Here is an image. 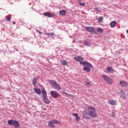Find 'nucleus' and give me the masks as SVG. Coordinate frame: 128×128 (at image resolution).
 <instances>
[{"label":"nucleus","mask_w":128,"mask_h":128,"mask_svg":"<svg viewBox=\"0 0 128 128\" xmlns=\"http://www.w3.org/2000/svg\"><path fill=\"white\" fill-rule=\"evenodd\" d=\"M60 62L62 66H66L68 64V61L66 60H62Z\"/></svg>","instance_id":"nucleus-19"},{"label":"nucleus","mask_w":128,"mask_h":128,"mask_svg":"<svg viewBox=\"0 0 128 128\" xmlns=\"http://www.w3.org/2000/svg\"><path fill=\"white\" fill-rule=\"evenodd\" d=\"M49 82L52 85V86H54V88H56V90H62V87L60 86V84H58V82H56L54 80H50L49 81Z\"/></svg>","instance_id":"nucleus-4"},{"label":"nucleus","mask_w":128,"mask_h":128,"mask_svg":"<svg viewBox=\"0 0 128 128\" xmlns=\"http://www.w3.org/2000/svg\"><path fill=\"white\" fill-rule=\"evenodd\" d=\"M34 90L35 92H36V94H42V91L40 89H38L36 88H34Z\"/></svg>","instance_id":"nucleus-17"},{"label":"nucleus","mask_w":128,"mask_h":128,"mask_svg":"<svg viewBox=\"0 0 128 128\" xmlns=\"http://www.w3.org/2000/svg\"><path fill=\"white\" fill-rule=\"evenodd\" d=\"M82 0H78V2L79 3V2H82Z\"/></svg>","instance_id":"nucleus-31"},{"label":"nucleus","mask_w":128,"mask_h":128,"mask_svg":"<svg viewBox=\"0 0 128 128\" xmlns=\"http://www.w3.org/2000/svg\"><path fill=\"white\" fill-rule=\"evenodd\" d=\"M13 24H16V22H13Z\"/></svg>","instance_id":"nucleus-33"},{"label":"nucleus","mask_w":128,"mask_h":128,"mask_svg":"<svg viewBox=\"0 0 128 128\" xmlns=\"http://www.w3.org/2000/svg\"><path fill=\"white\" fill-rule=\"evenodd\" d=\"M120 84L122 86H128V82H126L124 80L120 81Z\"/></svg>","instance_id":"nucleus-14"},{"label":"nucleus","mask_w":128,"mask_h":128,"mask_svg":"<svg viewBox=\"0 0 128 128\" xmlns=\"http://www.w3.org/2000/svg\"><path fill=\"white\" fill-rule=\"evenodd\" d=\"M10 20H11L10 17L6 16V20H7V22H10Z\"/></svg>","instance_id":"nucleus-26"},{"label":"nucleus","mask_w":128,"mask_h":128,"mask_svg":"<svg viewBox=\"0 0 128 128\" xmlns=\"http://www.w3.org/2000/svg\"><path fill=\"white\" fill-rule=\"evenodd\" d=\"M116 22L112 21L110 23V28H116Z\"/></svg>","instance_id":"nucleus-16"},{"label":"nucleus","mask_w":128,"mask_h":128,"mask_svg":"<svg viewBox=\"0 0 128 128\" xmlns=\"http://www.w3.org/2000/svg\"><path fill=\"white\" fill-rule=\"evenodd\" d=\"M79 4H80L82 6H84L86 5V4H84V2H79Z\"/></svg>","instance_id":"nucleus-24"},{"label":"nucleus","mask_w":128,"mask_h":128,"mask_svg":"<svg viewBox=\"0 0 128 128\" xmlns=\"http://www.w3.org/2000/svg\"><path fill=\"white\" fill-rule=\"evenodd\" d=\"M74 60L76 62H80V64H82V66L83 64H86V62L84 61V58L82 57L81 56H76L74 58Z\"/></svg>","instance_id":"nucleus-6"},{"label":"nucleus","mask_w":128,"mask_h":128,"mask_svg":"<svg viewBox=\"0 0 128 128\" xmlns=\"http://www.w3.org/2000/svg\"><path fill=\"white\" fill-rule=\"evenodd\" d=\"M38 34H42V32H40V31H38Z\"/></svg>","instance_id":"nucleus-32"},{"label":"nucleus","mask_w":128,"mask_h":128,"mask_svg":"<svg viewBox=\"0 0 128 128\" xmlns=\"http://www.w3.org/2000/svg\"><path fill=\"white\" fill-rule=\"evenodd\" d=\"M94 10L97 12H101L100 10H98V8H94Z\"/></svg>","instance_id":"nucleus-25"},{"label":"nucleus","mask_w":128,"mask_h":128,"mask_svg":"<svg viewBox=\"0 0 128 128\" xmlns=\"http://www.w3.org/2000/svg\"><path fill=\"white\" fill-rule=\"evenodd\" d=\"M85 28L88 32H96V29L92 27L86 26Z\"/></svg>","instance_id":"nucleus-10"},{"label":"nucleus","mask_w":128,"mask_h":128,"mask_svg":"<svg viewBox=\"0 0 128 128\" xmlns=\"http://www.w3.org/2000/svg\"><path fill=\"white\" fill-rule=\"evenodd\" d=\"M108 104L111 106H116L117 102L116 100H114V99L108 100Z\"/></svg>","instance_id":"nucleus-11"},{"label":"nucleus","mask_w":128,"mask_h":128,"mask_svg":"<svg viewBox=\"0 0 128 128\" xmlns=\"http://www.w3.org/2000/svg\"><path fill=\"white\" fill-rule=\"evenodd\" d=\"M106 70L108 72H110V74H112L114 72V68H112V67L110 66L107 67Z\"/></svg>","instance_id":"nucleus-12"},{"label":"nucleus","mask_w":128,"mask_h":128,"mask_svg":"<svg viewBox=\"0 0 128 128\" xmlns=\"http://www.w3.org/2000/svg\"><path fill=\"white\" fill-rule=\"evenodd\" d=\"M102 78L106 82L109 84H112V79L110 78L108 76L106 75H102Z\"/></svg>","instance_id":"nucleus-8"},{"label":"nucleus","mask_w":128,"mask_h":128,"mask_svg":"<svg viewBox=\"0 0 128 128\" xmlns=\"http://www.w3.org/2000/svg\"><path fill=\"white\" fill-rule=\"evenodd\" d=\"M102 20H103L102 17H99L98 18V22H102Z\"/></svg>","instance_id":"nucleus-22"},{"label":"nucleus","mask_w":128,"mask_h":128,"mask_svg":"<svg viewBox=\"0 0 128 128\" xmlns=\"http://www.w3.org/2000/svg\"><path fill=\"white\" fill-rule=\"evenodd\" d=\"M65 94H66L67 96H72V95L68 94H66V93H65Z\"/></svg>","instance_id":"nucleus-30"},{"label":"nucleus","mask_w":128,"mask_h":128,"mask_svg":"<svg viewBox=\"0 0 128 128\" xmlns=\"http://www.w3.org/2000/svg\"><path fill=\"white\" fill-rule=\"evenodd\" d=\"M38 78H34L32 80V84L34 86H36V82H38Z\"/></svg>","instance_id":"nucleus-20"},{"label":"nucleus","mask_w":128,"mask_h":128,"mask_svg":"<svg viewBox=\"0 0 128 128\" xmlns=\"http://www.w3.org/2000/svg\"><path fill=\"white\" fill-rule=\"evenodd\" d=\"M8 126H14V128H18L20 127V122L16 120H8Z\"/></svg>","instance_id":"nucleus-3"},{"label":"nucleus","mask_w":128,"mask_h":128,"mask_svg":"<svg viewBox=\"0 0 128 128\" xmlns=\"http://www.w3.org/2000/svg\"><path fill=\"white\" fill-rule=\"evenodd\" d=\"M44 16H48V18H52L54 16L52 15V14L48 12H46L44 14H43Z\"/></svg>","instance_id":"nucleus-13"},{"label":"nucleus","mask_w":128,"mask_h":128,"mask_svg":"<svg viewBox=\"0 0 128 128\" xmlns=\"http://www.w3.org/2000/svg\"><path fill=\"white\" fill-rule=\"evenodd\" d=\"M111 116H112L113 118H114V116H116V114H114V112H112L111 114Z\"/></svg>","instance_id":"nucleus-28"},{"label":"nucleus","mask_w":128,"mask_h":128,"mask_svg":"<svg viewBox=\"0 0 128 128\" xmlns=\"http://www.w3.org/2000/svg\"><path fill=\"white\" fill-rule=\"evenodd\" d=\"M50 94L54 98H58V93L56 91L52 90L50 92Z\"/></svg>","instance_id":"nucleus-9"},{"label":"nucleus","mask_w":128,"mask_h":128,"mask_svg":"<svg viewBox=\"0 0 128 128\" xmlns=\"http://www.w3.org/2000/svg\"><path fill=\"white\" fill-rule=\"evenodd\" d=\"M66 14V10H60V16H65Z\"/></svg>","instance_id":"nucleus-18"},{"label":"nucleus","mask_w":128,"mask_h":128,"mask_svg":"<svg viewBox=\"0 0 128 128\" xmlns=\"http://www.w3.org/2000/svg\"><path fill=\"white\" fill-rule=\"evenodd\" d=\"M96 32H100V34H102V29L100 28H98L96 30Z\"/></svg>","instance_id":"nucleus-21"},{"label":"nucleus","mask_w":128,"mask_h":128,"mask_svg":"<svg viewBox=\"0 0 128 128\" xmlns=\"http://www.w3.org/2000/svg\"><path fill=\"white\" fill-rule=\"evenodd\" d=\"M60 124V122L58 120H50L48 122V126H50V128H55L54 124Z\"/></svg>","instance_id":"nucleus-5"},{"label":"nucleus","mask_w":128,"mask_h":128,"mask_svg":"<svg viewBox=\"0 0 128 128\" xmlns=\"http://www.w3.org/2000/svg\"><path fill=\"white\" fill-rule=\"evenodd\" d=\"M88 110L84 111L82 117L86 120H90L92 118H96L98 114L96 108L90 106L88 108Z\"/></svg>","instance_id":"nucleus-1"},{"label":"nucleus","mask_w":128,"mask_h":128,"mask_svg":"<svg viewBox=\"0 0 128 128\" xmlns=\"http://www.w3.org/2000/svg\"><path fill=\"white\" fill-rule=\"evenodd\" d=\"M82 66H85L83 68L84 70H86L88 72H90L92 64L86 62L85 64H83Z\"/></svg>","instance_id":"nucleus-7"},{"label":"nucleus","mask_w":128,"mask_h":128,"mask_svg":"<svg viewBox=\"0 0 128 128\" xmlns=\"http://www.w3.org/2000/svg\"><path fill=\"white\" fill-rule=\"evenodd\" d=\"M54 32H51V33H48V36H54Z\"/></svg>","instance_id":"nucleus-27"},{"label":"nucleus","mask_w":128,"mask_h":128,"mask_svg":"<svg viewBox=\"0 0 128 128\" xmlns=\"http://www.w3.org/2000/svg\"><path fill=\"white\" fill-rule=\"evenodd\" d=\"M86 84L87 86H90V82H86Z\"/></svg>","instance_id":"nucleus-29"},{"label":"nucleus","mask_w":128,"mask_h":128,"mask_svg":"<svg viewBox=\"0 0 128 128\" xmlns=\"http://www.w3.org/2000/svg\"><path fill=\"white\" fill-rule=\"evenodd\" d=\"M84 46H90V43H88L86 41L84 42Z\"/></svg>","instance_id":"nucleus-23"},{"label":"nucleus","mask_w":128,"mask_h":128,"mask_svg":"<svg viewBox=\"0 0 128 128\" xmlns=\"http://www.w3.org/2000/svg\"><path fill=\"white\" fill-rule=\"evenodd\" d=\"M42 94L43 95V102H44V104H48L50 101V99L48 98V96H46V91L45 90H42Z\"/></svg>","instance_id":"nucleus-2"},{"label":"nucleus","mask_w":128,"mask_h":128,"mask_svg":"<svg viewBox=\"0 0 128 128\" xmlns=\"http://www.w3.org/2000/svg\"><path fill=\"white\" fill-rule=\"evenodd\" d=\"M126 32L127 34H128V30H126Z\"/></svg>","instance_id":"nucleus-34"},{"label":"nucleus","mask_w":128,"mask_h":128,"mask_svg":"<svg viewBox=\"0 0 128 128\" xmlns=\"http://www.w3.org/2000/svg\"><path fill=\"white\" fill-rule=\"evenodd\" d=\"M73 116H76V119L77 122H79L80 120V117L78 116V114L74 113L72 114Z\"/></svg>","instance_id":"nucleus-15"}]
</instances>
